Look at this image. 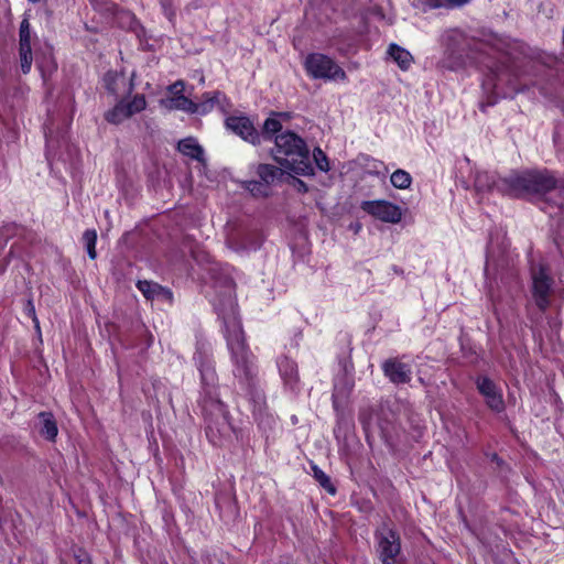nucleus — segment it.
Wrapping results in <instances>:
<instances>
[{
    "label": "nucleus",
    "mask_w": 564,
    "mask_h": 564,
    "mask_svg": "<svg viewBox=\"0 0 564 564\" xmlns=\"http://www.w3.org/2000/svg\"><path fill=\"white\" fill-rule=\"evenodd\" d=\"M272 156L281 166L297 175H314V169L310 161V150L305 140L291 130H285L275 135Z\"/></svg>",
    "instance_id": "f257e3e1"
},
{
    "label": "nucleus",
    "mask_w": 564,
    "mask_h": 564,
    "mask_svg": "<svg viewBox=\"0 0 564 564\" xmlns=\"http://www.w3.org/2000/svg\"><path fill=\"white\" fill-rule=\"evenodd\" d=\"M475 187L479 192H494L512 198L527 196V171H512L507 176L496 173L481 172L475 178Z\"/></svg>",
    "instance_id": "f03ea898"
},
{
    "label": "nucleus",
    "mask_w": 564,
    "mask_h": 564,
    "mask_svg": "<svg viewBox=\"0 0 564 564\" xmlns=\"http://www.w3.org/2000/svg\"><path fill=\"white\" fill-rule=\"evenodd\" d=\"M202 409L206 421V436L215 446H223L232 426L225 404L214 397L203 399Z\"/></svg>",
    "instance_id": "7ed1b4c3"
},
{
    "label": "nucleus",
    "mask_w": 564,
    "mask_h": 564,
    "mask_svg": "<svg viewBox=\"0 0 564 564\" xmlns=\"http://www.w3.org/2000/svg\"><path fill=\"white\" fill-rule=\"evenodd\" d=\"M228 307L216 306L218 317L221 318L225 327V338L229 352H246L248 344L241 324L237 317V305L229 296Z\"/></svg>",
    "instance_id": "20e7f679"
},
{
    "label": "nucleus",
    "mask_w": 564,
    "mask_h": 564,
    "mask_svg": "<svg viewBox=\"0 0 564 564\" xmlns=\"http://www.w3.org/2000/svg\"><path fill=\"white\" fill-rule=\"evenodd\" d=\"M234 362L235 377L246 388L250 400L254 403L259 411H261L265 405V397L257 377V367L251 360H249L248 355H235Z\"/></svg>",
    "instance_id": "39448f33"
},
{
    "label": "nucleus",
    "mask_w": 564,
    "mask_h": 564,
    "mask_svg": "<svg viewBox=\"0 0 564 564\" xmlns=\"http://www.w3.org/2000/svg\"><path fill=\"white\" fill-rule=\"evenodd\" d=\"M308 77L324 80H347L346 72L328 55L310 53L303 63Z\"/></svg>",
    "instance_id": "423d86ee"
},
{
    "label": "nucleus",
    "mask_w": 564,
    "mask_h": 564,
    "mask_svg": "<svg viewBox=\"0 0 564 564\" xmlns=\"http://www.w3.org/2000/svg\"><path fill=\"white\" fill-rule=\"evenodd\" d=\"M531 279V293L535 305L541 312H545L551 304V294L554 284V280L549 272V267L541 263L538 268H532Z\"/></svg>",
    "instance_id": "0eeeda50"
},
{
    "label": "nucleus",
    "mask_w": 564,
    "mask_h": 564,
    "mask_svg": "<svg viewBox=\"0 0 564 564\" xmlns=\"http://www.w3.org/2000/svg\"><path fill=\"white\" fill-rule=\"evenodd\" d=\"M464 37L462 33L455 30L447 31L442 39L444 46V57L440 61V66L447 70H457L464 65Z\"/></svg>",
    "instance_id": "6e6552de"
},
{
    "label": "nucleus",
    "mask_w": 564,
    "mask_h": 564,
    "mask_svg": "<svg viewBox=\"0 0 564 564\" xmlns=\"http://www.w3.org/2000/svg\"><path fill=\"white\" fill-rule=\"evenodd\" d=\"M377 550L382 564H395L397 556L401 551L400 536L398 532L383 524L376 531Z\"/></svg>",
    "instance_id": "1a4fd4ad"
},
{
    "label": "nucleus",
    "mask_w": 564,
    "mask_h": 564,
    "mask_svg": "<svg viewBox=\"0 0 564 564\" xmlns=\"http://www.w3.org/2000/svg\"><path fill=\"white\" fill-rule=\"evenodd\" d=\"M562 181L549 170H527V196H544L560 188Z\"/></svg>",
    "instance_id": "9d476101"
},
{
    "label": "nucleus",
    "mask_w": 564,
    "mask_h": 564,
    "mask_svg": "<svg viewBox=\"0 0 564 564\" xmlns=\"http://www.w3.org/2000/svg\"><path fill=\"white\" fill-rule=\"evenodd\" d=\"M147 108L145 96L137 94L130 101L120 99L111 109L105 112V120L111 124H120L126 119Z\"/></svg>",
    "instance_id": "9b49d317"
},
{
    "label": "nucleus",
    "mask_w": 564,
    "mask_h": 564,
    "mask_svg": "<svg viewBox=\"0 0 564 564\" xmlns=\"http://www.w3.org/2000/svg\"><path fill=\"white\" fill-rule=\"evenodd\" d=\"M225 127L243 141L252 144H261L260 131L254 122L246 115H230L225 119Z\"/></svg>",
    "instance_id": "f8f14e48"
},
{
    "label": "nucleus",
    "mask_w": 564,
    "mask_h": 564,
    "mask_svg": "<svg viewBox=\"0 0 564 564\" xmlns=\"http://www.w3.org/2000/svg\"><path fill=\"white\" fill-rule=\"evenodd\" d=\"M360 208L383 223L398 224L402 219L400 206L384 199L364 200Z\"/></svg>",
    "instance_id": "ddd939ff"
},
{
    "label": "nucleus",
    "mask_w": 564,
    "mask_h": 564,
    "mask_svg": "<svg viewBox=\"0 0 564 564\" xmlns=\"http://www.w3.org/2000/svg\"><path fill=\"white\" fill-rule=\"evenodd\" d=\"M476 386L489 409L498 413L505 410L501 389L491 379L479 376L476 379Z\"/></svg>",
    "instance_id": "4468645a"
},
{
    "label": "nucleus",
    "mask_w": 564,
    "mask_h": 564,
    "mask_svg": "<svg viewBox=\"0 0 564 564\" xmlns=\"http://www.w3.org/2000/svg\"><path fill=\"white\" fill-rule=\"evenodd\" d=\"M383 373L393 383H408L412 378V367L398 357L387 359L382 365Z\"/></svg>",
    "instance_id": "2eb2a0df"
},
{
    "label": "nucleus",
    "mask_w": 564,
    "mask_h": 564,
    "mask_svg": "<svg viewBox=\"0 0 564 564\" xmlns=\"http://www.w3.org/2000/svg\"><path fill=\"white\" fill-rule=\"evenodd\" d=\"M137 289L142 295L150 301L162 300L167 303H172L173 293L170 289L162 286L161 284L148 280H139L137 282Z\"/></svg>",
    "instance_id": "dca6fc26"
},
{
    "label": "nucleus",
    "mask_w": 564,
    "mask_h": 564,
    "mask_svg": "<svg viewBox=\"0 0 564 564\" xmlns=\"http://www.w3.org/2000/svg\"><path fill=\"white\" fill-rule=\"evenodd\" d=\"M161 106L169 110H182L191 115L199 113V105L185 95L162 99Z\"/></svg>",
    "instance_id": "f3484780"
},
{
    "label": "nucleus",
    "mask_w": 564,
    "mask_h": 564,
    "mask_svg": "<svg viewBox=\"0 0 564 564\" xmlns=\"http://www.w3.org/2000/svg\"><path fill=\"white\" fill-rule=\"evenodd\" d=\"M39 433L50 442H54L58 434V427L54 415L51 412H41L37 415Z\"/></svg>",
    "instance_id": "a211bd4d"
},
{
    "label": "nucleus",
    "mask_w": 564,
    "mask_h": 564,
    "mask_svg": "<svg viewBox=\"0 0 564 564\" xmlns=\"http://www.w3.org/2000/svg\"><path fill=\"white\" fill-rule=\"evenodd\" d=\"M177 150L185 156L198 162H204V149L193 137L184 138L178 141Z\"/></svg>",
    "instance_id": "6ab92c4d"
},
{
    "label": "nucleus",
    "mask_w": 564,
    "mask_h": 564,
    "mask_svg": "<svg viewBox=\"0 0 564 564\" xmlns=\"http://www.w3.org/2000/svg\"><path fill=\"white\" fill-rule=\"evenodd\" d=\"M388 55L397 63L401 70L410 69L414 62L412 54L397 43H391L388 47Z\"/></svg>",
    "instance_id": "aec40b11"
},
{
    "label": "nucleus",
    "mask_w": 564,
    "mask_h": 564,
    "mask_svg": "<svg viewBox=\"0 0 564 564\" xmlns=\"http://www.w3.org/2000/svg\"><path fill=\"white\" fill-rule=\"evenodd\" d=\"M256 174L261 182L271 188L276 181L281 180L283 171L273 164L260 163L256 169Z\"/></svg>",
    "instance_id": "412c9836"
},
{
    "label": "nucleus",
    "mask_w": 564,
    "mask_h": 564,
    "mask_svg": "<svg viewBox=\"0 0 564 564\" xmlns=\"http://www.w3.org/2000/svg\"><path fill=\"white\" fill-rule=\"evenodd\" d=\"M216 104L224 108V105H229V99L219 90L204 93L203 102L199 105V113H207L212 111Z\"/></svg>",
    "instance_id": "4be33fe9"
},
{
    "label": "nucleus",
    "mask_w": 564,
    "mask_h": 564,
    "mask_svg": "<svg viewBox=\"0 0 564 564\" xmlns=\"http://www.w3.org/2000/svg\"><path fill=\"white\" fill-rule=\"evenodd\" d=\"M282 128L283 126L281 120L271 115L263 122L262 129L260 131L261 140L263 139L264 141H274L275 135L283 132Z\"/></svg>",
    "instance_id": "5701e85b"
},
{
    "label": "nucleus",
    "mask_w": 564,
    "mask_h": 564,
    "mask_svg": "<svg viewBox=\"0 0 564 564\" xmlns=\"http://www.w3.org/2000/svg\"><path fill=\"white\" fill-rule=\"evenodd\" d=\"M276 364L284 380L289 382L296 381L297 366L288 355H283L281 358H279Z\"/></svg>",
    "instance_id": "b1692460"
},
{
    "label": "nucleus",
    "mask_w": 564,
    "mask_h": 564,
    "mask_svg": "<svg viewBox=\"0 0 564 564\" xmlns=\"http://www.w3.org/2000/svg\"><path fill=\"white\" fill-rule=\"evenodd\" d=\"M242 187L256 198H267L272 194V189L260 180L245 181Z\"/></svg>",
    "instance_id": "393cba45"
},
{
    "label": "nucleus",
    "mask_w": 564,
    "mask_h": 564,
    "mask_svg": "<svg viewBox=\"0 0 564 564\" xmlns=\"http://www.w3.org/2000/svg\"><path fill=\"white\" fill-rule=\"evenodd\" d=\"M390 182L398 189H406L411 186L412 176L405 170L398 169L391 174Z\"/></svg>",
    "instance_id": "a878e982"
},
{
    "label": "nucleus",
    "mask_w": 564,
    "mask_h": 564,
    "mask_svg": "<svg viewBox=\"0 0 564 564\" xmlns=\"http://www.w3.org/2000/svg\"><path fill=\"white\" fill-rule=\"evenodd\" d=\"M89 2L96 11L109 17H115L120 11L119 6L110 0H89Z\"/></svg>",
    "instance_id": "bb28decb"
},
{
    "label": "nucleus",
    "mask_w": 564,
    "mask_h": 564,
    "mask_svg": "<svg viewBox=\"0 0 564 564\" xmlns=\"http://www.w3.org/2000/svg\"><path fill=\"white\" fill-rule=\"evenodd\" d=\"M349 392H350V387H346V386L339 387L337 383L335 384L332 399H333V406L337 412L343 410Z\"/></svg>",
    "instance_id": "cd10ccee"
},
{
    "label": "nucleus",
    "mask_w": 564,
    "mask_h": 564,
    "mask_svg": "<svg viewBox=\"0 0 564 564\" xmlns=\"http://www.w3.org/2000/svg\"><path fill=\"white\" fill-rule=\"evenodd\" d=\"M83 242L86 247L88 257L91 260L97 258L96 243H97V231L96 229H86L83 234Z\"/></svg>",
    "instance_id": "c85d7f7f"
},
{
    "label": "nucleus",
    "mask_w": 564,
    "mask_h": 564,
    "mask_svg": "<svg viewBox=\"0 0 564 564\" xmlns=\"http://www.w3.org/2000/svg\"><path fill=\"white\" fill-rule=\"evenodd\" d=\"M19 47L31 46V24L28 17H24L19 28Z\"/></svg>",
    "instance_id": "c756f323"
},
{
    "label": "nucleus",
    "mask_w": 564,
    "mask_h": 564,
    "mask_svg": "<svg viewBox=\"0 0 564 564\" xmlns=\"http://www.w3.org/2000/svg\"><path fill=\"white\" fill-rule=\"evenodd\" d=\"M19 57L21 72L29 74L33 63L32 47H19Z\"/></svg>",
    "instance_id": "7c9ffc66"
},
{
    "label": "nucleus",
    "mask_w": 564,
    "mask_h": 564,
    "mask_svg": "<svg viewBox=\"0 0 564 564\" xmlns=\"http://www.w3.org/2000/svg\"><path fill=\"white\" fill-rule=\"evenodd\" d=\"M313 476L318 484L329 494L335 495L336 488L330 481V478L317 466L312 467Z\"/></svg>",
    "instance_id": "2f4dec72"
},
{
    "label": "nucleus",
    "mask_w": 564,
    "mask_h": 564,
    "mask_svg": "<svg viewBox=\"0 0 564 564\" xmlns=\"http://www.w3.org/2000/svg\"><path fill=\"white\" fill-rule=\"evenodd\" d=\"M118 78H119L118 73L113 72V70H109L104 75V78H102L104 87L111 95L118 94V89H117Z\"/></svg>",
    "instance_id": "473e14b6"
},
{
    "label": "nucleus",
    "mask_w": 564,
    "mask_h": 564,
    "mask_svg": "<svg viewBox=\"0 0 564 564\" xmlns=\"http://www.w3.org/2000/svg\"><path fill=\"white\" fill-rule=\"evenodd\" d=\"M313 159L319 171L328 172L330 170L328 158L321 148L314 149Z\"/></svg>",
    "instance_id": "72a5a7b5"
},
{
    "label": "nucleus",
    "mask_w": 564,
    "mask_h": 564,
    "mask_svg": "<svg viewBox=\"0 0 564 564\" xmlns=\"http://www.w3.org/2000/svg\"><path fill=\"white\" fill-rule=\"evenodd\" d=\"M24 314L32 319V322L34 323L35 329L40 333V322L36 316L35 307H34L32 300H29L26 302V305L24 307Z\"/></svg>",
    "instance_id": "f704fd0d"
},
{
    "label": "nucleus",
    "mask_w": 564,
    "mask_h": 564,
    "mask_svg": "<svg viewBox=\"0 0 564 564\" xmlns=\"http://www.w3.org/2000/svg\"><path fill=\"white\" fill-rule=\"evenodd\" d=\"M303 340V333L301 330H293L290 335V343L285 344V348L292 350V349H299L300 343Z\"/></svg>",
    "instance_id": "c9c22d12"
},
{
    "label": "nucleus",
    "mask_w": 564,
    "mask_h": 564,
    "mask_svg": "<svg viewBox=\"0 0 564 564\" xmlns=\"http://www.w3.org/2000/svg\"><path fill=\"white\" fill-rule=\"evenodd\" d=\"M184 89H185V82L182 79H178L167 86V91L172 95V97H175L178 95H184Z\"/></svg>",
    "instance_id": "e433bc0d"
},
{
    "label": "nucleus",
    "mask_w": 564,
    "mask_h": 564,
    "mask_svg": "<svg viewBox=\"0 0 564 564\" xmlns=\"http://www.w3.org/2000/svg\"><path fill=\"white\" fill-rule=\"evenodd\" d=\"M272 116L281 120L282 122H288L293 119V113L290 111H272Z\"/></svg>",
    "instance_id": "4c0bfd02"
},
{
    "label": "nucleus",
    "mask_w": 564,
    "mask_h": 564,
    "mask_svg": "<svg viewBox=\"0 0 564 564\" xmlns=\"http://www.w3.org/2000/svg\"><path fill=\"white\" fill-rule=\"evenodd\" d=\"M446 0H423L424 4L430 9L446 8Z\"/></svg>",
    "instance_id": "58836bf2"
},
{
    "label": "nucleus",
    "mask_w": 564,
    "mask_h": 564,
    "mask_svg": "<svg viewBox=\"0 0 564 564\" xmlns=\"http://www.w3.org/2000/svg\"><path fill=\"white\" fill-rule=\"evenodd\" d=\"M471 0H446V8L447 9H453V8H459V7H463L465 4H467L468 2H470Z\"/></svg>",
    "instance_id": "ea45409f"
},
{
    "label": "nucleus",
    "mask_w": 564,
    "mask_h": 564,
    "mask_svg": "<svg viewBox=\"0 0 564 564\" xmlns=\"http://www.w3.org/2000/svg\"><path fill=\"white\" fill-rule=\"evenodd\" d=\"M294 187H295V188L297 189V192H300V193H307V192H308V186H307V184H306L304 181H302V180H300V178H297V177H295V178H294Z\"/></svg>",
    "instance_id": "a19ab883"
},
{
    "label": "nucleus",
    "mask_w": 564,
    "mask_h": 564,
    "mask_svg": "<svg viewBox=\"0 0 564 564\" xmlns=\"http://www.w3.org/2000/svg\"><path fill=\"white\" fill-rule=\"evenodd\" d=\"M202 379L203 381L210 379V381H214V372H205L204 370H200Z\"/></svg>",
    "instance_id": "79ce46f5"
},
{
    "label": "nucleus",
    "mask_w": 564,
    "mask_h": 564,
    "mask_svg": "<svg viewBox=\"0 0 564 564\" xmlns=\"http://www.w3.org/2000/svg\"><path fill=\"white\" fill-rule=\"evenodd\" d=\"M79 564H90L88 560H79Z\"/></svg>",
    "instance_id": "37998d69"
},
{
    "label": "nucleus",
    "mask_w": 564,
    "mask_h": 564,
    "mask_svg": "<svg viewBox=\"0 0 564 564\" xmlns=\"http://www.w3.org/2000/svg\"><path fill=\"white\" fill-rule=\"evenodd\" d=\"M29 1H30V2H32V3H39V2H41L42 0H29Z\"/></svg>",
    "instance_id": "c03bdc74"
}]
</instances>
